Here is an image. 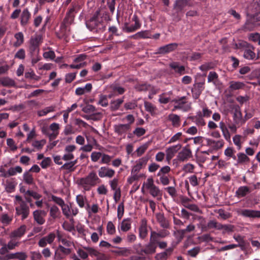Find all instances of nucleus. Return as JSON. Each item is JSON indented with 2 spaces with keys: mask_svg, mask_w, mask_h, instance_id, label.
I'll use <instances>...</instances> for the list:
<instances>
[{
  "mask_svg": "<svg viewBox=\"0 0 260 260\" xmlns=\"http://www.w3.org/2000/svg\"><path fill=\"white\" fill-rule=\"evenodd\" d=\"M172 93L171 91L168 93H162L159 95L158 101L160 103L163 104H166L171 101V98L169 96V94Z\"/></svg>",
  "mask_w": 260,
  "mask_h": 260,
  "instance_id": "obj_38",
  "label": "nucleus"
},
{
  "mask_svg": "<svg viewBox=\"0 0 260 260\" xmlns=\"http://www.w3.org/2000/svg\"><path fill=\"white\" fill-rule=\"evenodd\" d=\"M149 143L148 142L138 147L136 150V152L138 156H141L147 150L149 146Z\"/></svg>",
  "mask_w": 260,
  "mask_h": 260,
  "instance_id": "obj_55",
  "label": "nucleus"
},
{
  "mask_svg": "<svg viewBox=\"0 0 260 260\" xmlns=\"http://www.w3.org/2000/svg\"><path fill=\"white\" fill-rule=\"evenodd\" d=\"M209 151H202L197 155V160L198 162L201 163L205 162L207 159H209Z\"/></svg>",
  "mask_w": 260,
  "mask_h": 260,
  "instance_id": "obj_34",
  "label": "nucleus"
},
{
  "mask_svg": "<svg viewBox=\"0 0 260 260\" xmlns=\"http://www.w3.org/2000/svg\"><path fill=\"white\" fill-rule=\"evenodd\" d=\"M181 147L182 145L178 144L167 148L165 151L167 161L170 162L179 150L181 149Z\"/></svg>",
  "mask_w": 260,
  "mask_h": 260,
  "instance_id": "obj_9",
  "label": "nucleus"
},
{
  "mask_svg": "<svg viewBox=\"0 0 260 260\" xmlns=\"http://www.w3.org/2000/svg\"><path fill=\"white\" fill-rule=\"evenodd\" d=\"M115 174L113 169L107 166L101 167L98 170L99 177L112 178Z\"/></svg>",
  "mask_w": 260,
  "mask_h": 260,
  "instance_id": "obj_10",
  "label": "nucleus"
},
{
  "mask_svg": "<svg viewBox=\"0 0 260 260\" xmlns=\"http://www.w3.org/2000/svg\"><path fill=\"white\" fill-rule=\"evenodd\" d=\"M0 84L5 87L15 86V82L14 80L8 77L0 79Z\"/></svg>",
  "mask_w": 260,
  "mask_h": 260,
  "instance_id": "obj_29",
  "label": "nucleus"
},
{
  "mask_svg": "<svg viewBox=\"0 0 260 260\" xmlns=\"http://www.w3.org/2000/svg\"><path fill=\"white\" fill-rule=\"evenodd\" d=\"M169 120L172 122V124L174 127H178L180 125V117L174 114H171L169 115Z\"/></svg>",
  "mask_w": 260,
  "mask_h": 260,
  "instance_id": "obj_40",
  "label": "nucleus"
},
{
  "mask_svg": "<svg viewBox=\"0 0 260 260\" xmlns=\"http://www.w3.org/2000/svg\"><path fill=\"white\" fill-rule=\"evenodd\" d=\"M55 238L56 234L55 233H50L46 236L40 239L38 242V245L41 247H45L47 244H51L53 242Z\"/></svg>",
  "mask_w": 260,
  "mask_h": 260,
  "instance_id": "obj_12",
  "label": "nucleus"
},
{
  "mask_svg": "<svg viewBox=\"0 0 260 260\" xmlns=\"http://www.w3.org/2000/svg\"><path fill=\"white\" fill-rule=\"evenodd\" d=\"M242 115L239 106L235 107V111L233 115V120L235 124L239 123L242 120Z\"/></svg>",
  "mask_w": 260,
  "mask_h": 260,
  "instance_id": "obj_31",
  "label": "nucleus"
},
{
  "mask_svg": "<svg viewBox=\"0 0 260 260\" xmlns=\"http://www.w3.org/2000/svg\"><path fill=\"white\" fill-rule=\"evenodd\" d=\"M26 225H21L19 228L12 231L9 234V238H14L18 240L24 235L26 232Z\"/></svg>",
  "mask_w": 260,
  "mask_h": 260,
  "instance_id": "obj_13",
  "label": "nucleus"
},
{
  "mask_svg": "<svg viewBox=\"0 0 260 260\" xmlns=\"http://www.w3.org/2000/svg\"><path fill=\"white\" fill-rule=\"evenodd\" d=\"M23 178L24 182L27 184H32L34 183V178L31 174L29 172H25L23 175Z\"/></svg>",
  "mask_w": 260,
  "mask_h": 260,
  "instance_id": "obj_48",
  "label": "nucleus"
},
{
  "mask_svg": "<svg viewBox=\"0 0 260 260\" xmlns=\"http://www.w3.org/2000/svg\"><path fill=\"white\" fill-rule=\"evenodd\" d=\"M237 157V165H245L250 161L249 157L243 152L238 153Z\"/></svg>",
  "mask_w": 260,
  "mask_h": 260,
  "instance_id": "obj_21",
  "label": "nucleus"
},
{
  "mask_svg": "<svg viewBox=\"0 0 260 260\" xmlns=\"http://www.w3.org/2000/svg\"><path fill=\"white\" fill-rule=\"evenodd\" d=\"M229 84V88L232 91L243 89L245 85L242 82L235 81L230 82Z\"/></svg>",
  "mask_w": 260,
  "mask_h": 260,
  "instance_id": "obj_33",
  "label": "nucleus"
},
{
  "mask_svg": "<svg viewBox=\"0 0 260 260\" xmlns=\"http://www.w3.org/2000/svg\"><path fill=\"white\" fill-rule=\"evenodd\" d=\"M171 102L174 104L172 110L173 111L176 110H181L184 112H186L190 110L191 108L190 104L186 101L185 96L175 99L172 100Z\"/></svg>",
  "mask_w": 260,
  "mask_h": 260,
  "instance_id": "obj_4",
  "label": "nucleus"
},
{
  "mask_svg": "<svg viewBox=\"0 0 260 260\" xmlns=\"http://www.w3.org/2000/svg\"><path fill=\"white\" fill-rule=\"evenodd\" d=\"M218 78V76L216 72H210L208 76V82H213L215 84Z\"/></svg>",
  "mask_w": 260,
  "mask_h": 260,
  "instance_id": "obj_61",
  "label": "nucleus"
},
{
  "mask_svg": "<svg viewBox=\"0 0 260 260\" xmlns=\"http://www.w3.org/2000/svg\"><path fill=\"white\" fill-rule=\"evenodd\" d=\"M99 209V207L97 204H93L91 207L87 204V206L86 207V210L89 214L96 213L98 212Z\"/></svg>",
  "mask_w": 260,
  "mask_h": 260,
  "instance_id": "obj_63",
  "label": "nucleus"
},
{
  "mask_svg": "<svg viewBox=\"0 0 260 260\" xmlns=\"http://www.w3.org/2000/svg\"><path fill=\"white\" fill-rule=\"evenodd\" d=\"M30 54L31 62L32 66H34L41 59V57L39 55V52L36 53L32 52V53H30Z\"/></svg>",
  "mask_w": 260,
  "mask_h": 260,
  "instance_id": "obj_58",
  "label": "nucleus"
},
{
  "mask_svg": "<svg viewBox=\"0 0 260 260\" xmlns=\"http://www.w3.org/2000/svg\"><path fill=\"white\" fill-rule=\"evenodd\" d=\"M191 157V150L188 146H185L178 153L176 158L174 159L173 161L177 160L180 162H185L187 161Z\"/></svg>",
  "mask_w": 260,
  "mask_h": 260,
  "instance_id": "obj_8",
  "label": "nucleus"
},
{
  "mask_svg": "<svg viewBox=\"0 0 260 260\" xmlns=\"http://www.w3.org/2000/svg\"><path fill=\"white\" fill-rule=\"evenodd\" d=\"M107 232L109 235H114L116 232L115 226L112 221H109L107 223L106 228Z\"/></svg>",
  "mask_w": 260,
  "mask_h": 260,
  "instance_id": "obj_57",
  "label": "nucleus"
},
{
  "mask_svg": "<svg viewBox=\"0 0 260 260\" xmlns=\"http://www.w3.org/2000/svg\"><path fill=\"white\" fill-rule=\"evenodd\" d=\"M123 102V98L111 101V108L113 110H117Z\"/></svg>",
  "mask_w": 260,
  "mask_h": 260,
  "instance_id": "obj_49",
  "label": "nucleus"
},
{
  "mask_svg": "<svg viewBox=\"0 0 260 260\" xmlns=\"http://www.w3.org/2000/svg\"><path fill=\"white\" fill-rule=\"evenodd\" d=\"M148 159L142 157L136 161V165L132 169V174H137L140 170L145 167L147 162Z\"/></svg>",
  "mask_w": 260,
  "mask_h": 260,
  "instance_id": "obj_16",
  "label": "nucleus"
},
{
  "mask_svg": "<svg viewBox=\"0 0 260 260\" xmlns=\"http://www.w3.org/2000/svg\"><path fill=\"white\" fill-rule=\"evenodd\" d=\"M119 256H127L131 254L130 249L126 247H119L118 249L114 251Z\"/></svg>",
  "mask_w": 260,
  "mask_h": 260,
  "instance_id": "obj_37",
  "label": "nucleus"
},
{
  "mask_svg": "<svg viewBox=\"0 0 260 260\" xmlns=\"http://www.w3.org/2000/svg\"><path fill=\"white\" fill-rule=\"evenodd\" d=\"M194 165L190 163H187L183 165L182 170L185 174H191L194 173Z\"/></svg>",
  "mask_w": 260,
  "mask_h": 260,
  "instance_id": "obj_45",
  "label": "nucleus"
},
{
  "mask_svg": "<svg viewBox=\"0 0 260 260\" xmlns=\"http://www.w3.org/2000/svg\"><path fill=\"white\" fill-rule=\"evenodd\" d=\"M61 208L63 214L67 218H69L71 217L70 206L64 204Z\"/></svg>",
  "mask_w": 260,
  "mask_h": 260,
  "instance_id": "obj_62",
  "label": "nucleus"
},
{
  "mask_svg": "<svg viewBox=\"0 0 260 260\" xmlns=\"http://www.w3.org/2000/svg\"><path fill=\"white\" fill-rule=\"evenodd\" d=\"M101 180L94 171L90 172L87 176L78 178L76 183L84 191L90 190L92 187L100 183Z\"/></svg>",
  "mask_w": 260,
  "mask_h": 260,
  "instance_id": "obj_1",
  "label": "nucleus"
},
{
  "mask_svg": "<svg viewBox=\"0 0 260 260\" xmlns=\"http://www.w3.org/2000/svg\"><path fill=\"white\" fill-rule=\"evenodd\" d=\"M70 162H66L61 166V168L67 170H73V168L77 164V160H70Z\"/></svg>",
  "mask_w": 260,
  "mask_h": 260,
  "instance_id": "obj_53",
  "label": "nucleus"
},
{
  "mask_svg": "<svg viewBox=\"0 0 260 260\" xmlns=\"http://www.w3.org/2000/svg\"><path fill=\"white\" fill-rule=\"evenodd\" d=\"M20 244V242L14 238H10V240L7 244H4L3 247L0 248V254H5L10 250L14 249L18 247Z\"/></svg>",
  "mask_w": 260,
  "mask_h": 260,
  "instance_id": "obj_7",
  "label": "nucleus"
},
{
  "mask_svg": "<svg viewBox=\"0 0 260 260\" xmlns=\"http://www.w3.org/2000/svg\"><path fill=\"white\" fill-rule=\"evenodd\" d=\"M130 128L129 124H118L114 125V132L118 135L125 134Z\"/></svg>",
  "mask_w": 260,
  "mask_h": 260,
  "instance_id": "obj_18",
  "label": "nucleus"
},
{
  "mask_svg": "<svg viewBox=\"0 0 260 260\" xmlns=\"http://www.w3.org/2000/svg\"><path fill=\"white\" fill-rule=\"evenodd\" d=\"M142 246L141 244H136L134 246V248L137 250L138 253L143 254V253L146 255H150L154 254L156 252L157 245L149 241V242L146 244L143 249H141L140 251L138 250L139 248Z\"/></svg>",
  "mask_w": 260,
  "mask_h": 260,
  "instance_id": "obj_6",
  "label": "nucleus"
},
{
  "mask_svg": "<svg viewBox=\"0 0 260 260\" xmlns=\"http://www.w3.org/2000/svg\"><path fill=\"white\" fill-rule=\"evenodd\" d=\"M103 153L97 151H93L91 154V160L92 162H95L102 158Z\"/></svg>",
  "mask_w": 260,
  "mask_h": 260,
  "instance_id": "obj_59",
  "label": "nucleus"
},
{
  "mask_svg": "<svg viewBox=\"0 0 260 260\" xmlns=\"http://www.w3.org/2000/svg\"><path fill=\"white\" fill-rule=\"evenodd\" d=\"M76 147L74 145H69L66 146L64 148V154L62 158L64 161L72 160L74 158L73 152L76 149Z\"/></svg>",
  "mask_w": 260,
  "mask_h": 260,
  "instance_id": "obj_14",
  "label": "nucleus"
},
{
  "mask_svg": "<svg viewBox=\"0 0 260 260\" xmlns=\"http://www.w3.org/2000/svg\"><path fill=\"white\" fill-rule=\"evenodd\" d=\"M76 201L80 208L85 207V204L87 202V199L86 196L82 194H78L76 198Z\"/></svg>",
  "mask_w": 260,
  "mask_h": 260,
  "instance_id": "obj_39",
  "label": "nucleus"
},
{
  "mask_svg": "<svg viewBox=\"0 0 260 260\" xmlns=\"http://www.w3.org/2000/svg\"><path fill=\"white\" fill-rule=\"evenodd\" d=\"M46 143V141L45 139H42L41 140H35L32 142L31 145L35 148L40 150Z\"/></svg>",
  "mask_w": 260,
  "mask_h": 260,
  "instance_id": "obj_46",
  "label": "nucleus"
},
{
  "mask_svg": "<svg viewBox=\"0 0 260 260\" xmlns=\"http://www.w3.org/2000/svg\"><path fill=\"white\" fill-rule=\"evenodd\" d=\"M234 144L236 146L237 149L239 150L242 148L241 136L236 135L233 138Z\"/></svg>",
  "mask_w": 260,
  "mask_h": 260,
  "instance_id": "obj_52",
  "label": "nucleus"
},
{
  "mask_svg": "<svg viewBox=\"0 0 260 260\" xmlns=\"http://www.w3.org/2000/svg\"><path fill=\"white\" fill-rule=\"evenodd\" d=\"M156 218L160 225L163 228H168L169 226L168 220L165 217L164 215L161 213L156 214Z\"/></svg>",
  "mask_w": 260,
  "mask_h": 260,
  "instance_id": "obj_24",
  "label": "nucleus"
},
{
  "mask_svg": "<svg viewBox=\"0 0 260 260\" xmlns=\"http://www.w3.org/2000/svg\"><path fill=\"white\" fill-rule=\"evenodd\" d=\"M224 155L228 157H232L234 159H236V157L235 155V150L232 147H228L224 152Z\"/></svg>",
  "mask_w": 260,
  "mask_h": 260,
  "instance_id": "obj_60",
  "label": "nucleus"
},
{
  "mask_svg": "<svg viewBox=\"0 0 260 260\" xmlns=\"http://www.w3.org/2000/svg\"><path fill=\"white\" fill-rule=\"evenodd\" d=\"M148 235L147 223L146 219L143 218L141 221L139 228V236L142 239H145Z\"/></svg>",
  "mask_w": 260,
  "mask_h": 260,
  "instance_id": "obj_17",
  "label": "nucleus"
},
{
  "mask_svg": "<svg viewBox=\"0 0 260 260\" xmlns=\"http://www.w3.org/2000/svg\"><path fill=\"white\" fill-rule=\"evenodd\" d=\"M14 38L16 41L14 43V46L18 47L24 42V35L22 32H18L15 34Z\"/></svg>",
  "mask_w": 260,
  "mask_h": 260,
  "instance_id": "obj_35",
  "label": "nucleus"
},
{
  "mask_svg": "<svg viewBox=\"0 0 260 260\" xmlns=\"http://www.w3.org/2000/svg\"><path fill=\"white\" fill-rule=\"evenodd\" d=\"M46 214L47 212L43 210H36L32 213L34 220L40 225H42L45 223V217Z\"/></svg>",
  "mask_w": 260,
  "mask_h": 260,
  "instance_id": "obj_11",
  "label": "nucleus"
},
{
  "mask_svg": "<svg viewBox=\"0 0 260 260\" xmlns=\"http://www.w3.org/2000/svg\"><path fill=\"white\" fill-rule=\"evenodd\" d=\"M13 218L12 215H9L7 213H3L0 216V221L4 225H8L12 222Z\"/></svg>",
  "mask_w": 260,
  "mask_h": 260,
  "instance_id": "obj_36",
  "label": "nucleus"
},
{
  "mask_svg": "<svg viewBox=\"0 0 260 260\" xmlns=\"http://www.w3.org/2000/svg\"><path fill=\"white\" fill-rule=\"evenodd\" d=\"M100 10H97L90 19L86 21V27L90 30H94L100 28V26L102 25V17L100 16Z\"/></svg>",
  "mask_w": 260,
  "mask_h": 260,
  "instance_id": "obj_3",
  "label": "nucleus"
},
{
  "mask_svg": "<svg viewBox=\"0 0 260 260\" xmlns=\"http://www.w3.org/2000/svg\"><path fill=\"white\" fill-rule=\"evenodd\" d=\"M250 192V189L246 186H242L238 188L235 192L237 197L240 198L245 197Z\"/></svg>",
  "mask_w": 260,
  "mask_h": 260,
  "instance_id": "obj_25",
  "label": "nucleus"
},
{
  "mask_svg": "<svg viewBox=\"0 0 260 260\" xmlns=\"http://www.w3.org/2000/svg\"><path fill=\"white\" fill-rule=\"evenodd\" d=\"M188 2L186 0H177L175 3V8L179 11L182 10L188 5Z\"/></svg>",
  "mask_w": 260,
  "mask_h": 260,
  "instance_id": "obj_51",
  "label": "nucleus"
},
{
  "mask_svg": "<svg viewBox=\"0 0 260 260\" xmlns=\"http://www.w3.org/2000/svg\"><path fill=\"white\" fill-rule=\"evenodd\" d=\"M92 89V85L90 83H87L85 86L82 87H78L75 90V93L78 95H81L86 92H89Z\"/></svg>",
  "mask_w": 260,
  "mask_h": 260,
  "instance_id": "obj_28",
  "label": "nucleus"
},
{
  "mask_svg": "<svg viewBox=\"0 0 260 260\" xmlns=\"http://www.w3.org/2000/svg\"><path fill=\"white\" fill-rule=\"evenodd\" d=\"M150 194L153 197L161 196V191L159 188L156 185H153L152 188L148 190Z\"/></svg>",
  "mask_w": 260,
  "mask_h": 260,
  "instance_id": "obj_54",
  "label": "nucleus"
},
{
  "mask_svg": "<svg viewBox=\"0 0 260 260\" xmlns=\"http://www.w3.org/2000/svg\"><path fill=\"white\" fill-rule=\"evenodd\" d=\"M195 230V226L193 224H189L188 225L186 229H182V230H179L177 231V234H178L180 238L182 239L186 233H189Z\"/></svg>",
  "mask_w": 260,
  "mask_h": 260,
  "instance_id": "obj_32",
  "label": "nucleus"
},
{
  "mask_svg": "<svg viewBox=\"0 0 260 260\" xmlns=\"http://www.w3.org/2000/svg\"><path fill=\"white\" fill-rule=\"evenodd\" d=\"M243 56L245 58L249 60L257 59L258 56H256L255 53L251 49H246L244 51Z\"/></svg>",
  "mask_w": 260,
  "mask_h": 260,
  "instance_id": "obj_42",
  "label": "nucleus"
},
{
  "mask_svg": "<svg viewBox=\"0 0 260 260\" xmlns=\"http://www.w3.org/2000/svg\"><path fill=\"white\" fill-rule=\"evenodd\" d=\"M31 14L28 11V10L26 8L24 9L20 16V24L22 26H25L29 21L30 18Z\"/></svg>",
  "mask_w": 260,
  "mask_h": 260,
  "instance_id": "obj_22",
  "label": "nucleus"
},
{
  "mask_svg": "<svg viewBox=\"0 0 260 260\" xmlns=\"http://www.w3.org/2000/svg\"><path fill=\"white\" fill-rule=\"evenodd\" d=\"M207 144L208 145L212 146L214 149L218 150L223 147L224 142L222 139H220L217 141L212 139H207Z\"/></svg>",
  "mask_w": 260,
  "mask_h": 260,
  "instance_id": "obj_23",
  "label": "nucleus"
},
{
  "mask_svg": "<svg viewBox=\"0 0 260 260\" xmlns=\"http://www.w3.org/2000/svg\"><path fill=\"white\" fill-rule=\"evenodd\" d=\"M178 47L177 43H171L165 46H161L158 49L159 53L165 54L175 50Z\"/></svg>",
  "mask_w": 260,
  "mask_h": 260,
  "instance_id": "obj_19",
  "label": "nucleus"
},
{
  "mask_svg": "<svg viewBox=\"0 0 260 260\" xmlns=\"http://www.w3.org/2000/svg\"><path fill=\"white\" fill-rule=\"evenodd\" d=\"M14 204L16 205V214L21 216V219L26 218L29 214V208L26 202L19 196H15Z\"/></svg>",
  "mask_w": 260,
  "mask_h": 260,
  "instance_id": "obj_2",
  "label": "nucleus"
},
{
  "mask_svg": "<svg viewBox=\"0 0 260 260\" xmlns=\"http://www.w3.org/2000/svg\"><path fill=\"white\" fill-rule=\"evenodd\" d=\"M193 122L198 126H203L206 125V121L200 111L197 113V114L192 117Z\"/></svg>",
  "mask_w": 260,
  "mask_h": 260,
  "instance_id": "obj_26",
  "label": "nucleus"
},
{
  "mask_svg": "<svg viewBox=\"0 0 260 260\" xmlns=\"http://www.w3.org/2000/svg\"><path fill=\"white\" fill-rule=\"evenodd\" d=\"M43 56L45 59L50 60H53L55 57L54 52L50 50L44 52Z\"/></svg>",
  "mask_w": 260,
  "mask_h": 260,
  "instance_id": "obj_64",
  "label": "nucleus"
},
{
  "mask_svg": "<svg viewBox=\"0 0 260 260\" xmlns=\"http://www.w3.org/2000/svg\"><path fill=\"white\" fill-rule=\"evenodd\" d=\"M39 44V39L37 37H31L29 41V51L30 53L39 52L38 46Z\"/></svg>",
  "mask_w": 260,
  "mask_h": 260,
  "instance_id": "obj_20",
  "label": "nucleus"
},
{
  "mask_svg": "<svg viewBox=\"0 0 260 260\" xmlns=\"http://www.w3.org/2000/svg\"><path fill=\"white\" fill-rule=\"evenodd\" d=\"M170 67L174 70L175 72L179 74L180 75L185 73V67L183 66H180L177 62H173L170 64Z\"/></svg>",
  "mask_w": 260,
  "mask_h": 260,
  "instance_id": "obj_30",
  "label": "nucleus"
},
{
  "mask_svg": "<svg viewBox=\"0 0 260 260\" xmlns=\"http://www.w3.org/2000/svg\"><path fill=\"white\" fill-rule=\"evenodd\" d=\"M239 214L243 217L250 218H260V211L250 209H242Z\"/></svg>",
  "mask_w": 260,
  "mask_h": 260,
  "instance_id": "obj_15",
  "label": "nucleus"
},
{
  "mask_svg": "<svg viewBox=\"0 0 260 260\" xmlns=\"http://www.w3.org/2000/svg\"><path fill=\"white\" fill-rule=\"evenodd\" d=\"M171 252V249H168L165 251L157 253L156 254L155 258L156 260H167L169 252Z\"/></svg>",
  "mask_w": 260,
  "mask_h": 260,
  "instance_id": "obj_47",
  "label": "nucleus"
},
{
  "mask_svg": "<svg viewBox=\"0 0 260 260\" xmlns=\"http://www.w3.org/2000/svg\"><path fill=\"white\" fill-rule=\"evenodd\" d=\"M133 20L135 21L134 25H132L127 28V30L129 32H132L140 28L141 24L135 15L133 17Z\"/></svg>",
  "mask_w": 260,
  "mask_h": 260,
  "instance_id": "obj_43",
  "label": "nucleus"
},
{
  "mask_svg": "<svg viewBox=\"0 0 260 260\" xmlns=\"http://www.w3.org/2000/svg\"><path fill=\"white\" fill-rule=\"evenodd\" d=\"M132 221L131 218H125L122 220L120 224V230L122 232H126L131 229Z\"/></svg>",
  "mask_w": 260,
  "mask_h": 260,
  "instance_id": "obj_27",
  "label": "nucleus"
},
{
  "mask_svg": "<svg viewBox=\"0 0 260 260\" xmlns=\"http://www.w3.org/2000/svg\"><path fill=\"white\" fill-rule=\"evenodd\" d=\"M144 104L146 111L150 113L151 115L155 114L157 108L154 105L147 101H145Z\"/></svg>",
  "mask_w": 260,
  "mask_h": 260,
  "instance_id": "obj_41",
  "label": "nucleus"
},
{
  "mask_svg": "<svg viewBox=\"0 0 260 260\" xmlns=\"http://www.w3.org/2000/svg\"><path fill=\"white\" fill-rule=\"evenodd\" d=\"M50 216L53 219L59 217L60 214V212L59 208L56 206H52L50 209Z\"/></svg>",
  "mask_w": 260,
  "mask_h": 260,
  "instance_id": "obj_44",
  "label": "nucleus"
},
{
  "mask_svg": "<svg viewBox=\"0 0 260 260\" xmlns=\"http://www.w3.org/2000/svg\"><path fill=\"white\" fill-rule=\"evenodd\" d=\"M153 185H154L153 179L152 178L149 177L147 179L145 182H144L142 188H145V189L149 190L152 188Z\"/></svg>",
  "mask_w": 260,
  "mask_h": 260,
  "instance_id": "obj_56",
  "label": "nucleus"
},
{
  "mask_svg": "<svg viewBox=\"0 0 260 260\" xmlns=\"http://www.w3.org/2000/svg\"><path fill=\"white\" fill-rule=\"evenodd\" d=\"M111 190L113 191V199L117 202L121 197V189L119 185V180L118 178H114L108 182Z\"/></svg>",
  "mask_w": 260,
  "mask_h": 260,
  "instance_id": "obj_5",
  "label": "nucleus"
},
{
  "mask_svg": "<svg viewBox=\"0 0 260 260\" xmlns=\"http://www.w3.org/2000/svg\"><path fill=\"white\" fill-rule=\"evenodd\" d=\"M54 111V107L53 106L47 107L44 109L39 110L37 113L39 116H44L47 115L48 113L53 112Z\"/></svg>",
  "mask_w": 260,
  "mask_h": 260,
  "instance_id": "obj_50",
  "label": "nucleus"
}]
</instances>
